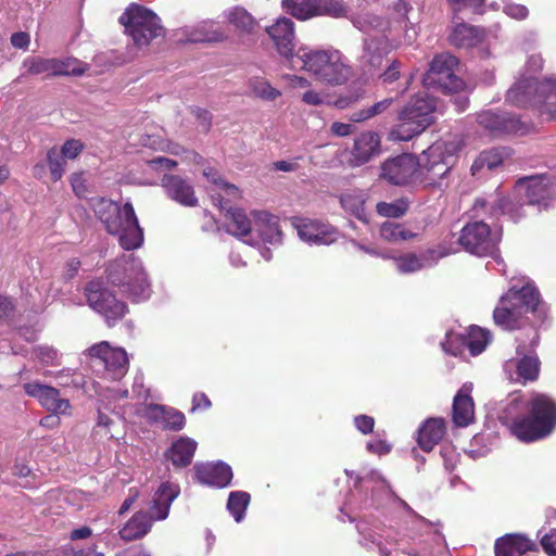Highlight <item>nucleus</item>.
<instances>
[{"label": "nucleus", "instance_id": "nucleus-35", "mask_svg": "<svg viewBox=\"0 0 556 556\" xmlns=\"http://www.w3.org/2000/svg\"><path fill=\"white\" fill-rule=\"evenodd\" d=\"M511 150L506 147L492 148L482 151L473 161L470 170L472 175H478L483 168L490 170L502 165L505 159L510 157Z\"/></svg>", "mask_w": 556, "mask_h": 556}, {"label": "nucleus", "instance_id": "nucleus-53", "mask_svg": "<svg viewBox=\"0 0 556 556\" xmlns=\"http://www.w3.org/2000/svg\"><path fill=\"white\" fill-rule=\"evenodd\" d=\"M34 354L36 358L41 362L43 365L55 366L59 365V354L58 351L48 345H39L34 349Z\"/></svg>", "mask_w": 556, "mask_h": 556}, {"label": "nucleus", "instance_id": "nucleus-41", "mask_svg": "<svg viewBox=\"0 0 556 556\" xmlns=\"http://www.w3.org/2000/svg\"><path fill=\"white\" fill-rule=\"evenodd\" d=\"M283 5L298 20L316 16L318 0H283Z\"/></svg>", "mask_w": 556, "mask_h": 556}, {"label": "nucleus", "instance_id": "nucleus-31", "mask_svg": "<svg viewBox=\"0 0 556 556\" xmlns=\"http://www.w3.org/2000/svg\"><path fill=\"white\" fill-rule=\"evenodd\" d=\"M446 433L443 418H428L418 429L417 442L424 452H431Z\"/></svg>", "mask_w": 556, "mask_h": 556}, {"label": "nucleus", "instance_id": "nucleus-63", "mask_svg": "<svg viewBox=\"0 0 556 556\" xmlns=\"http://www.w3.org/2000/svg\"><path fill=\"white\" fill-rule=\"evenodd\" d=\"M506 13L515 20H525L529 15V10L522 4H510L506 7Z\"/></svg>", "mask_w": 556, "mask_h": 556}, {"label": "nucleus", "instance_id": "nucleus-40", "mask_svg": "<svg viewBox=\"0 0 556 556\" xmlns=\"http://www.w3.org/2000/svg\"><path fill=\"white\" fill-rule=\"evenodd\" d=\"M454 163H437L433 165H419L422 182L427 186H441L442 179L450 173Z\"/></svg>", "mask_w": 556, "mask_h": 556}, {"label": "nucleus", "instance_id": "nucleus-28", "mask_svg": "<svg viewBox=\"0 0 556 556\" xmlns=\"http://www.w3.org/2000/svg\"><path fill=\"white\" fill-rule=\"evenodd\" d=\"M471 386L464 384L456 393L452 405V420L457 427H467L475 419V403Z\"/></svg>", "mask_w": 556, "mask_h": 556}, {"label": "nucleus", "instance_id": "nucleus-11", "mask_svg": "<svg viewBox=\"0 0 556 556\" xmlns=\"http://www.w3.org/2000/svg\"><path fill=\"white\" fill-rule=\"evenodd\" d=\"M27 71L31 75L45 74L53 76H81L88 70V65L75 58L43 59L41 56L28 58L24 61Z\"/></svg>", "mask_w": 556, "mask_h": 556}, {"label": "nucleus", "instance_id": "nucleus-10", "mask_svg": "<svg viewBox=\"0 0 556 556\" xmlns=\"http://www.w3.org/2000/svg\"><path fill=\"white\" fill-rule=\"evenodd\" d=\"M529 342L518 339L519 343L516 348V354L519 358L514 362L509 359L505 367L508 369L514 366L516 368V381L526 384L536 381L540 375L541 362L534 353V349L539 345L540 334L536 328L529 329Z\"/></svg>", "mask_w": 556, "mask_h": 556}, {"label": "nucleus", "instance_id": "nucleus-45", "mask_svg": "<svg viewBox=\"0 0 556 556\" xmlns=\"http://www.w3.org/2000/svg\"><path fill=\"white\" fill-rule=\"evenodd\" d=\"M228 20L237 29L248 34L253 33L257 26L256 20L243 8H235Z\"/></svg>", "mask_w": 556, "mask_h": 556}, {"label": "nucleus", "instance_id": "nucleus-36", "mask_svg": "<svg viewBox=\"0 0 556 556\" xmlns=\"http://www.w3.org/2000/svg\"><path fill=\"white\" fill-rule=\"evenodd\" d=\"M535 110L546 119H556V80H542Z\"/></svg>", "mask_w": 556, "mask_h": 556}, {"label": "nucleus", "instance_id": "nucleus-16", "mask_svg": "<svg viewBox=\"0 0 556 556\" xmlns=\"http://www.w3.org/2000/svg\"><path fill=\"white\" fill-rule=\"evenodd\" d=\"M24 391L27 395L37 399L42 407L54 414H65L71 408L68 400L62 399L56 388L35 381L25 383Z\"/></svg>", "mask_w": 556, "mask_h": 556}, {"label": "nucleus", "instance_id": "nucleus-21", "mask_svg": "<svg viewBox=\"0 0 556 556\" xmlns=\"http://www.w3.org/2000/svg\"><path fill=\"white\" fill-rule=\"evenodd\" d=\"M528 553H539V547L525 534L507 533L495 540V556H526Z\"/></svg>", "mask_w": 556, "mask_h": 556}, {"label": "nucleus", "instance_id": "nucleus-32", "mask_svg": "<svg viewBox=\"0 0 556 556\" xmlns=\"http://www.w3.org/2000/svg\"><path fill=\"white\" fill-rule=\"evenodd\" d=\"M197 447L198 444L194 440L188 437H180L166 451V457L177 468L187 467L191 464Z\"/></svg>", "mask_w": 556, "mask_h": 556}, {"label": "nucleus", "instance_id": "nucleus-5", "mask_svg": "<svg viewBox=\"0 0 556 556\" xmlns=\"http://www.w3.org/2000/svg\"><path fill=\"white\" fill-rule=\"evenodd\" d=\"M118 22L138 48L148 47L154 39L165 37L161 18L153 11L138 3H131L119 16Z\"/></svg>", "mask_w": 556, "mask_h": 556}, {"label": "nucleus", "instance_id": "nucleus-44", "mask_svg": "<svg viewBox=\"0 0 556 556\" xmlns=\"http://www.w3.org/2000/svg\"><path fill=\"white\" fill-rule=\"evenodd\" d=\"M250 500L248 492L235 491L229 494L227 508L237 522L243 519Z\"/></svg>", "mask_w": 556, "mask_h": 556}, {"label": "nucleus", "instance_id": "nucleus-19", "mask_svg": "<svg viewBox=\"0 0 556 556\" xmlns=\"http://www.w3.org/2000/svg\"><path fill=\"white\" fill-rule=\"evenodd\" d=\"M178 494L179 488L177 485L170 482H163L148 502L147 508L142 510L153 523L165 520L168 517L172 503Z\"/></svg>", "mask_w": 556, "mask_h": 556}, {"label": "nucleus", "instance_id": "nucleus-43", "mask_svg": "<svg viewBox=\"0 0 556 556\" xmlns=\"http://www.w3.org/2000/svg\"><path fill=\"white\" fill-rule=\"evenodd\" d=\"M393 103L392 98H386L366 109L353 112L350 121L353 123H363L384 113Z\"/></svg>", "mask_w": 556, "mask_h": 556}, {"label": "nucleus", "instance_id": "nucleus-7", "mask_svg": "<svg viewBox=\"0 0 556 556\" xmlns=\"http://www.w3.org/2000/svg\"><path fill=\"white\" fill-rule=\"evenodd\" d=\"M84 294L88 305L104 318L108 327H114L128 313L127 304L118 300L100 279L89 281Z\"/></svg>", "mask_w": 556, "mask_h": 556}, {"label": "nucleus", "instance_id": "nucleus-25", "mask_svg": "<svg viewBox=\"0 0 556 556\" xmlns=\"http://www.w3.org/2000/svg\"><path fill=\"white\" fill-rule=\"evenodd\" d=\"M162 185L167 195L184 206H197L198 198L195 197L193 186L178 175H165Z\"/></svg>", "mask_w": 556, "mask_h": 556}, {"label": "nucleus", "instance_id": "nucleus-58", "mask_svg": "<svg viewBox=\"0 0 556 556\" xmlns=\"http://www.w3.org/2000/svg\"><path fill=\"white\" fill-rule=\"evenodd\" d=\"M541 545L548 556H556V530H551L541 539Z\"/></svg>", "mask_w": 556, "mask_h": 556}, {"label": "nucleus", "instance_id": "nucleus-42", "mask_svg": "<svg viewBox=\"0 0 556 556\" xmlns=\"http://www.w3.org/2000/svg\"><path fill=\"white\" fill-rule=\"evenodd\" d=\"M340 203L346 212H350L358 220L363 223L368 222L365 200L361 195L351 193L343 194L340 198Z\"/></svg>", "mask_w": 556, "mask_h": 556}, {"label": "nucleus", "instance_id": "nucleus-56", "mask_svg": "<svg viewBox=\"0 0 556 556\" xmlns=\"http://www.w3.org/2000/svg\"><path fill=\"white\" fill-rule=\"evenodd\" d=\"M252 216L256 226H264L270 231L277 228L276 217L267 211H253Z\"/></svg>", "mask_w": 556, "mask_h": 556}, {"label": "nucleus", "instance_id": "nucleus-24", "mask_svg": "<svg viewBox=\"0 0 556 556\" xmlns=\"http://www.w3.org/2000/svg\"><path fill=\"white\" fill-rule=\"evenodd\" d=\"M462 143L458 139L437 140L422 152L419 165H433L437 163H454Z\"/></svg>", "mask_w": 556, "mask_h": 556}, {"label": "nucleus", "instance_id": "nucleus-52", "mask_svg": "<svg viewBox=\"0 0 556 556\" xmlns=\"http://www.w3.org/2000/svg\"><path fill=\"white\" fill-rule=\"evenodd\" d=\"M502 211L501 200L490 203L484 199H477L472 206L475 217H480L482 214H489L491 217L496 216Z\"/></svg>", "mask_w": 556, "mask_h": 556}, {"label": "nucleus", "instance_id": "nucleus-64", "mask_svg": "<svg viewBox=\"0 0 556 556\" xmlns=\"http://www.w3.org/2000/svg\"><path fill=\"white\" fill-rule=\"evenodd\" d=\"M30 42V37L25 31H17L11 36V45L18 49H27Z\"/></svg>", "mask_w": 556, "mask_h": 556}, {"label": "nucleus", "instance_id": "nucleus-33", "mask_svg": "<svg viewBox=\"0 0 556 556\" xmlns=\"http://www.w3.org/2000/svg\"><path fill=\"white\" fill-rule=\"evenodd\" d=\"M153 522L143 511H137L118 531L119 536L125 542L140 540L152 529Z\"/></svg>", "mask_w": 556, "mask_h": 556}, {"label": "nucleus", "instance_id": "nucleus-59", "mask_svg": "<svg viewBox=\"0 0 556 556\" xmlns=\"http://www.w3.org/2000/svg\"><path fill=\"white\" fill-rule=\"evenodd\" d=\"M366 447L368 452L376 455H386L391 451V445L384 440L370 441L367 443Z\"/></svg>", "mask_w": 556, "mask_h": 556}, {"label": "nucleus", "instance_id": "nucleus-50", "mask_svg": "<svg viewBox=\"0 0 556 556\" xmlns=\"http://www.w3.org/2000/svg\"><path fill=\"white\" fill-rule=\"evenodd\" d=\"M396 268L402 274L414 273L424 267L422 261L415 253H407L395 260Z\"/></svg>", "mask_w": 556, "mask_h": 556}, {"label": "nucleus", "instance_id": "nucleus-34", "mask_svg": "<svg viewBox=\"0 0 556 556\" xmlns=\"http://www.w3.org/2000/svg\"><path fill=\"white\" fill-rule=\"evenodd\" d=\"M108 406L98 407V419L92 430V438L94 441L104 442L110 440L118 441L124 437V431L118 428V425L103 412Z\"/></svg>", "mask_w": 556, "mask_h": 556}, {"label": "nucleus", "instance_id": "nucleus-57", "mask_svg": "<svg viewBox=\"0 0 556 556\" xmlns=\"http://www.w3.org/2000/svg\"><path fill=\"white\" fill-rule=\"evenodd\" d=\"M354 425L363 434L371 433L375 427V419L368 415H358L354 418Z\"/></svg>", "mask_w": 556, "mask_h": 556}, {"label": "nucleus", "instance_id": "nucleus-23", "mask_svg": "<svg viewBox=\"0 0 556 556\" xmlns=\"http://www.w3.org/2000/svg\"><path fill=\"white\" fill-rule=\"evenodd\" d=\"M195 479L202 483L215 488H225L230 484L232 470L230 466L218 464H197L194 465Z\"/></svg>", "mask_w": 556, "mask_h": 556}, {"label": "nucleus", "instance_id": "nucleus-1", "mask_svg": "<svg viewBox=\"0 0 556 556\" xmlns=\"http://www.w3.org/2000/svg\"><path fill=\"white\" fill-rule=\"evenodd\" d=\"M556 428V402L546 394H535L527 403V414L514 418L511 433L522 442L549 435Z\"/></svg>", "mask_w": 556, "mask_h": 556}, {"label": "nucleus", "instance_id": "nucleus-26", "mask_svg": "<svg viewBox=\"0 0 556 556\" xmlns=\"http://www.w3.org/2000/svg\"><path fill=\"white\" fill-rule=\"evenodd\" d=\"M92 208L110 235L121 231L123 207L116 202L106 198H98L93 201Z\"/></svg>", "mask_w": 556, "mask_h": 556}, {"label": "nucleus", "instance_id": "nucleus-30", "mask_svg": "<svg viewBox=\"0 0 556 556\" xmlns=\"http://www.w3.org/2000/svg\"><path fill=\"white\" fill-rule=\"evenodd\" d=\"M218 207L225 212L227 220V231L236 237H245L251 232V222L242 208L228 205V201H224L220 195L216 198Z\"/></svg>", "mask_w": 556, "mask_h": 556}, {"label": "nucleus", "instance_id": "nucleus-14", "mask_svg": "<svg viewBox=\"0 0 556 556\" xmlns=\"http://www.w3.org/2000/svg\"><path fill=\"white\" fill-rule=\"evenodd\" d=\"M275 43L278 53L283 56L292 67L302 52L294 53V24L290 18L281 17L274 25L266 28Z\"/></svg>", "mask_w": 556, "mask_h": 556}, {"label": "nucleus", "instance_id": "nucleus-13", "mask_svg": "<svg viewBox=\"0 0 556 556\" xmlns=\"http://www.w3.org/2000/svg\"><path fill=\"white\" fill-rule=\"evenodd\" d=\"M88 352L92 358L100 361L111 379L119 380L126 375L129 361L124 349L112 348L109 342L102 341L90 346Z\"/></svg>", "mask_w": 556, "mask_h": 556}, {"label": "nucleus", "instance_id": "nucleus-51", "mask_svg": "<svg viewBox=\"0 0 556 556\" xmlns=\"http://www.w3.org/2000/svg\"><path fill=\"white\" fill-rule=\"evenodd\" d=\"M253 93L264 100H276L281 92L265 80H256L252 85Z\"/></svg>", "mask_w": 556, "mask_h": 556}, {"label": "nucleus", "instance_id": "nucleus-2", "mask_svg": "<svg viewBox=\"0 0 556 556\" xmlns=\"http://www.w3.org/2000/svg\"><path fill=\"white\" fill-rule=\"evenodd\" d=\"M541 294L539 289L527 283L520 289H509L501 299L493 312L494 323L505 330H515L527 324V314L539 312L546 315L540 308Z\"/></svg>", "mask_w": 556, "mask_h": 556}, {"label": "nucleus", "instance_id": "nucleus-3", "mask_svg": "<svg viewBox=\"0 0 556 556\" xmlns=\"http://www.w3.org/2000/svg\"><path fill=\"white\" fill-rule=\"evenodd\" d=\"M300 52L302 53L296 61L301 63V68L309 72L321 83L331 86L343 85L353 76L352 67L344 63L337 50L300 49Z\"/></svg>", "mask_w": 556, "mask_h": 556}, {"label": "nucleus", "instance_id": "nucleus-46", "mask_svg": "<svg viewBox=\"0 0 556 556\" xmlns=\"http://www.w3.org/2000/svg\"><path fill=\"white\" fill-rule=\"evenodd\" d=\"M409 208V203L405 199H397L393 202H378L376 211L380 216L389 218H400L404 216Z\"/></svg>", "mask_w": 556, "mask_h": 556}, {"label": "nucleus", "instance_id": "nucleus-55", "mask_svg": "<svg viewBox=\"0 0 556 556\" xmlns=\"http://www.w3.org/2000/svg\"><path fill=\"white\" fill-rule=\"evenodd\" d=\"M83 150L84 144L79 140L70 139L64 142L59 153L62 154L64 159L74 160Z\"/></svg>", "mask_w": 556, "mask_h": 556}, {"label": "nucleus", "instance_id": "nucleus-6", "mask_svg": "<svg viewBox=\"0 0 556 556\" xmlns=\"http://www.w3.org/2000/svg\"><path fill=\"white\" fill-rule=\"evenodd\" d=\"M110 282L135 299L146 298L149 290L147 274L141 262L134 256H122L106 267Z\"/></svg>", "mask_w": 556, "mask_h": 556}, {"label": "nucleus", "instance_id": "nucleus-37", "mask_svg": "<svg viewBox=\"0 0 556 556\" xmlns=\"http://www.w3.org/2000/svg\"><path fill=\"white\" fill-rule=\"evenodd\" d=\"M326 226L314 220L303 222L299 225L298 230L301 238L315 243H330L334 240L336 231L327 230Z\"/></svg>", "mask_w": 556, "mask_h": 556}, {"label": "nucleus", "instance_id": "nucleus-4", "mask_svg": "<svg viewBox=\"0 0 556 556\" xmlns=\"http://www.w3.org/2000/svg\"><path fill=\"white\" fill-rule=\"evenodd\" d=\"M437 100L430 96L415 97L399 114V123L392 128L390 137L399 141H408L421 134L433 123Z\"/></svg>", "mask_w": 556, "mask_h": 556}, {"label": "nucleus", "instance_id": "nucleus-54", "mask_svg": "<svg viewBox=\"0 0 556 556\" xmlns=\"http://www.w3.org/2000/svg\"><path fill=\"white\" fill-rule=\"evenodd\" d=\"M453 7L455 15L463 10H469L475 14H480L483 11L485 0H448Z\"/></svg>", "mask_w": 556, "mask_h": 556}, {"label": "nucleus", "instance_id": "nucleus-27", "mask_svg": "<svg viewBox=\"0 0 556 556\" xmlns=\"http://www.w3.org/2000/svg\"><path fill=\"white\" fill-rule=\"evenodd\" d=\"M457 15L453 16L455 26L453 27L448 42L456 48H472L481 43L485 38V30L464 22H457Z\"/></svg>", "mask_w": 556, "mask_h": 556}, {"label": "nucleus", "instance_id": "nucleus-61", "mask_svg": "<svg viewBox=\"0 0 556 556\" xmlns=\"http://www.w3.org/2000/svg\"><path fill=\"white\" fill-rule=\"evenodd\" d=\"M212 406V403L207 395L203 392L195 393L192 397V412L206 410Z\"/></svg>", "mask_w": 556, "mask_h": 556}, {"label": "nucleus", "instance_id": "nucleus-49", "mask_svg": "<svg viewBox=\"0 0 556 556\" xmlns=\"http://www.w3.org/2000/svg\"><path fill=\"white\" fill-rule=\"evenodd\" d=\"M47 164L50 169L52 181H59L64 173V166L66 164L65 159L59 153L56 147H53L47 152Z\"/></svg>", "mask_w": 556, "mask_h": 556}, {"label": "nucleus", "instance_id": "nucleus-48", "mask_svg": "<svg viewBox=\"0 0 556 556\" xmlns=\"http://www.w3.org/2000/svg\"><path fill=\"white\" fill-rule=\"evenodd\" d=\"M348 14V7L342 0H318L316 16L328 15L331 17H343Z\"/></svg>", "mask_w": 556, "mask_h": 556}, {"label": "nucleus", "instance_id": "nucleus-38", "mask_svg": "<svg viewBox=\"0 0 556 556\" xmlns=\"http://www.w3.org/2000/svg\"><path fill=\"white\" fill-rule=\"evenodd\" d=\"M227 39L225 33L218 28L214 27L213 24L203 23L192 29L188 37L187 41L192 43L198 42H207V43H216L222 42Z\"/></svg>", "mask_w": 556, "mask_h": 556}, {"label": "nucleus", "instance_id": "nucleus-29", "mask_svg": "<svg viewBox=\"0 0 556 556\" xmlns=\"http://www.w3.org/2000/svg\"><path fill=\"white\" fill-rule=\"evenodd\" d=\"M380 153V137L377 132H362L355 140L352 149V164L361 166Z\"/></svg>", "mask_w": 556, "mask_h": 556}, {"label": "nucleus", "instance_id": "nucleus-39", "mask_svg": "<svg viewBox=\"0 0 556 556\" xmlns=\"http://www.w3.org/2000/svg\"><path fill=\"white\" fill-rule=\"evenodd\" d=\"M380 237L388 242H401L414 240L418 237L417 232L407 229L403 224L384 222L379 229Z\"/></svg>", "mask_w": 556, "mask_h": 556}, {"label": "nucleus", "instance_id": "nucleus-20", "mask_svg": "<svg viewBox=\"0 0 556 556\" xmlns=\"http://www.w3.org/2000/svg\"><path fill=\"white\" fill-rule=\"evenodd\" d=\"M541 83L536 78L518 79L506 93V101L518 108H536V99L541 92Z\"/></svg>", "mask_w": 556, "mask_h": 556}, {"label": "nucleus", "instance_id": "nucleus-22", "mask_svg": "<svg viewBox=\"0 0 556 556\" xmlns=\"http://www.w3.org/2000/svg\"><path fill=\"white\" fill-rule=\"evenodd\" d=\"M144 417L151 422L161 424L164 430L169 431H180L186 425V417L180 410L159 404L147 405Z\"/></svg>", "mask_w": 556, "mask_h": 556}, {"label": "nucleus", "instance_id": "nucleus-15", "mask_svg": "<svg viewBox=\"0 0 556 556\" xmlns=\"http://www.w3.org/2000/svg\"><path fill=\"white\" fill-rule=\"evenodd\" d=\"M477 122L493 137L518 134L523 128L520 119L510 113L483 111L478 114Z\"/></svg>", "mask_w": 556, "mask_h": 556}, {"label": "nucleus", "instance_id": "nucleus-18", "mask_svg": "<svg viewBox=\"0 0 556 556\" xmlns=\"http://www.w3.org/2000/svg\"><path fill=\"white\" fill-rule=\"evenodd\" d=\"M516 185L525 188V195L529 204H540L551 197L552 189L556 187V175L545 173L527 176L519 178Z\"/></svg>", "mask_w": 556, "mask_h": 556}, {"label": "nucleus", "instance_id": "nucleus-60", "mask_svg": "<svg viewBox=\"0 0 556 556\" xmlns=\"http://www.w3.org/2000/svg\"><path fill=\"white\" fill-rule=\"evenodd\" d=\"M70 182L74 193L78 197H83L87 191L83 173H74L70 178Z\"/></svg>", "mask_w": 556, "mask_h": 556}, {"label": "nucleus", "instance_id": "nucleus-62", "mask_svg": "<svg viewBox=\"0 0 556 556\" xmlns=\"http://www.w3.org/2000/svg\"><path fill=\"white\" fill-rule=\"evenodd\" d=\"M400 77V63L393 61L381 75L383 83L391 84Z\"/></svg>", "mask_w": 556, "mask_h": 556}, {"label": "nucleus", "instance_id": "nucleus-8", "mask_svg": "<svg viewBox=\"0 0 556 556\" xmlns=\"http://www.w3.org/2000/svg\"><path fill=\"white\" fill-rule=\"evenodd\" d=\"M500 236L492 232L490 226L483 220L467 223L458 237L459 245L468 253L478 257H500Z\"/></svg>", "mask_w": 556, "mask_h": 556}, {"label": "nucleus", "instance_id": "nucleus-47", "mask_svg": "<svg viewBox=\"0 0 556 556\" xmlns=\"http://www.w3.org/2000/svg\"><path fill=\"white\" fill-rule=\"evenodd\" d=\"M490 341V333L480 327H471L468 339L467 348L471 355L476 356L482 353Z\"/></svg>", "mask_w": 556, "mask_h": 556}, {"label": "nucleus", "instance_id": "nucleus-12", "mask_svg": "<svg viewBox=\"0 0 556 556\" xmlns=\"http://www.w3.org/2000/svg\"><path fill=\"white\" fill-rule=\"evenodd\" d=\"M419 161L409 153H402L386 160L380 166V177L391 185L405 186L413 181L418 172Z\"/></svg>", "mask_w": 556, "mask_h": 556}, {"label": "nucleus", "instance_id": "nucleus-17", "mask_svg": "<svg viewBox=\"0 0 556 556\" xmlns=\"http://www.w3.org/2000/svg\"><path fill=\"white\" fill-rule=\"evenodd\" d=\"M121 226V231L115 235L118 236L119 245L126 251L140 248L143 243V230L139 226L134 206L130 202H126L123 205V220Z\"/></svg>", "mask_w": 556, "mask_h": 556}, {"label": "nucleus", "instance_id": "nucleus-9", "mask_svg": "<svg viewBox=\"0 0 556 556\" xmlns=\"http://www.w3.org/2000/svg\"><path fill=\"white\" fill-rule=\"evenodd\" d=\"M458 60L451 53H441L433 58L429 71L425 75V84L443 92H458L465 83L455 71Z\"/></svg>", "mask_w": 556, "mask_h": 556}]
</instances>
